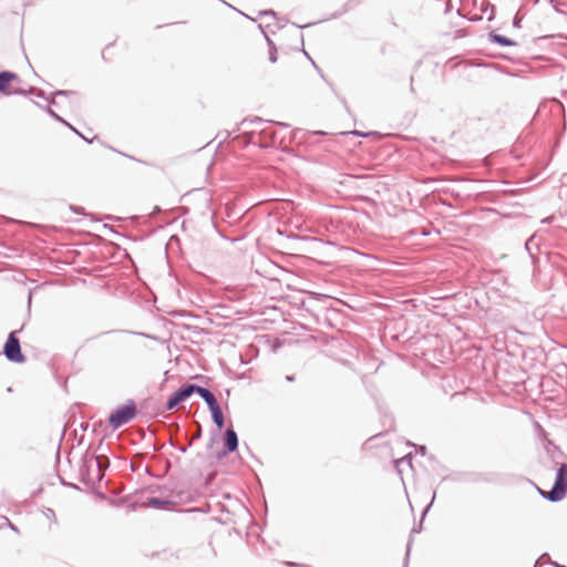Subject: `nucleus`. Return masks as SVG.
Wrapping results in <instances>:
<instances>
[{"mask_svg": "<svg viewBox=\"0 0 567 567\" xmlns=\"http://www.w3.org/2000/svg\"><path fill=\"white\" fill-rule=\"evenodd\" d=\"M137 413L136 404L133 400L126 404L116 408L109 416V425L113 430H117L132 421Z\"/></svg>", "mask_w": 567, "mask_h": 567, "instance_id": "f257e3e1", "label": "nucleus"}, {"mask_svg": "<svg viewBox=\"0 0 567 567\" xmlns=\"http://www.w3.org/2000/svg\"><path fill=\"white\" fill-rule=\"evenodd\" d=\"M543 497L550 502H559L567 494V464H561L556 473V478L550 491H540Z\"/></svg>", "mask_w": 567, "mask_h": 567, "instance_id": "f03ea898", "label": "nucleus"}, {"mask_svg": "<svg viewBox=\"0 0 567 567\" xmlns=\"http://www.w3.org/2000/svg\"><path fill=\"white\" fill-rule=\"evenodd\" d=\"M19 330L11 331L3 346V354L6 358L16 363H22L25 361V357L21 351L20 340L17 337Z\"/></svg>", "mask_w": 567, "mask_h": 567, "instance_id": "7ed1b4c3", "label": "nucleus"}, {"mask_svg": "<svg viewBox=\"0 0 567 567\" xmlns=\"http://www.w3.org/2000/svg\"><path fill=\"white\" fill-rule=\"evenodd\" d=\"M192 383L181 386L174 394H172L166 402V410L175 409L179 403L186 401L192 394Z\"/></svg>", "mask_w": 567, "mask_h": 567, "instance_id": "20e7f679", "label": "nucleus"}, {"mask_svg": "<svg viewBox=\"0 0 567 567\" xmlns=\"http://www.w3.org/2000/svg\"><path fill=\"white\" fill-rule=\"evenodd\" d=\"M225 451L223 455L231 453L238 449V435L233 427H228L225 431Z\"/></svg>", "mask_w": 567, "mask_h": 567, "instance_id": "39448f33", "label": "nucleus"}, {"mask_svg": "<svg viewBox=\"0 0 567 567\" xmlns=\"http://www.w3.org/2000/svg\"><path fill=\"white\" fill-rule=\"evenodd\" d=\"M488 40L493 43L501 45V47L516 45L515 41H513L512 39H509L505 35L498 34L495 31H492L488 33Z\"/></svg>", "mask_w": 567, "mask_h": 567, "instance_id": "423d86ee", "label": "nucleus"}, {"mask_svg": "<svg viewBox=\"0 0 567 567\" xmlns=\"http://www.w3.org/2000/svg\"><path fill=\"white\" fill-rule=\"evenodd\" d=\"M17 75L9 71H2L0 72V92L9 94V85L10 82L16 79Z\"/></svg>", "mask_w": 567, "mask_h": 567, "instance_id": "0eeeda50", "label": "nucleus"}, {"mask_svg": "<svg viewBox=\"0 0 567 567\" xmlns=\"http://www.w3.org/2000/svg\"><path fill=\"white\" fill-rule=\"evenodd\" d=\"M94 460L97 467V480L101 481L105 470L110 466V460L106 455H96Z\"/></svg>", "mask_w": 567, "mask_h": 567, "instance_id": "6e6552de", "label": "nucleus"}, {"mask_svg": "<svg viewBox=\"0 0 567 567\" xmlns=\"http://www.w3.org/2000/svg\"><path fill=\"white\" fill-rule=\"evenodd\" d=\"M192 388L193 394H198L205 402L212 400L215 396L214 393L207 388L197 385L195 383H192Z\"/></svg>", "mask_w": 567, "mask_h": 567, "instance_id": "1a4fd4ad", "label": "nucleus"}, {"mask_svg": "<svg viewBox=\"0 0 567 567\" xmlns=\"http://www.w3.org/2000/svg\"><path fill=\"white\" fill-rule=\"evenodd\" d=\"M265 37H266V40H267V43L269 47L268 59L271 63H275L278 60L277 48H276L275 43L272 42V40L268 35H265Z\"/></svg>", "mask_w": 567, "mask_h": 567, "instance_id": "9d476101", "label": "nucleus"}, {"mask_svg": "<svg viewBox=\"0 0 567 567\" xmlns=\"http://www.w3.org/2000/svg\"><path fill=\"white\" fill-rule=\"evenodd\" d=\"M210 414H212V420H213L214 424L218 429L224 427V425H225V417H224L221 409L218 410V411H215V412H213Z\"/></svg>", "mask_w": 567, "mask_h": 567, "instance_id": "9b49d317", "label": "nucleus"}, {"mask_svg": "<svg viewBox=\"0 0 567 567\" xmlns=\"http://www.w3.org/2000/svg\"><path fill=\"white\" fill-rule=\"evenodd\" d=\"M535 239H536V236L534 235V236L529 237L525 243V248L528 251L529 256L533 258V260L535 259V252L533 251V246H535L536 249H538V244L535 243Z\"/></svg>", "mask_w": 567, "mask_h": 567, "instance_id": "f8f14e48", "label": "nucleus"}, {"mask_svg": "<svg viewBox=\"0 0 567 567\" xmlns=\"http://www.w3.org/2000/svg\"><path fill=\"white\" fill-rule=\"evenodd\" d=\"M76 93L74 91H63V90H59V91H55L53 93V99L50 101V104H53V105H56V97L59 96H66V97H70V96H75Z\"/></svg>", "mask_w": 567, "mask_h": 567, "instance_id": "ddd939ff", "label": "nucleus"}, {"mask_svg": "<svg viewBox=\"0 0 567 567\" xmlns=\"http://www.w3.org/2000/svg\"><path fill=\"white\" fill-rule=\"evenodd\" d=\"M434 499H435V493L433 494V497H432V499H431V503H430V504L424 508V511H423V513H422V518H424V516L427 514V512H429L430 507L432 506V504H433ZM421 520H423V519H421ZM421 528H422V522H420L419 527H417V528H416V527H414V528L412 529V532H411V533H412V534H414V533H420V532H421Z\"/></svg>", "mask_w": 567, "mask_h": 567, "instance_id": "4468645a", "label": "nucleus"}, {"mask_svg": "<svg viewBox=\"0 0 567 567\" xmlns=\"http://www.w3.org/2000/svg\"><path fill=\"white\" fill-rule=\"evenodd\" d=\"M47 112L53 117L55 118L56 121L65 124L68 127H70L71 130H74V127L69 124L65 120H63L60 115H58L52 109L48 107L47 109Z\"/></svg>", "mask_w": 567, "mask_h": 567, "instance_id": "2eb2a0df", "label": "nucleus"}, {"mask_svg": "<svg viewBox=\"0 0 567 567\" xmlns=\"http://www.w3.org/2000/svg\"><path fill=\"white\" fill-rule=\"evenodd\" d=\"M206 404H207L210 413L220 410V406H219V403H218L216 396H214L212 400L207 401Z\"/></svg>", "mask_w": 567, "mask_h": 567, "instance_id": "dca6fc26", "label": "nucleus"}, {"mask_svg": "<svg viewBox=\"0 0 567 567\" xmlns=\"http://www.w3.org/2000/svg\"><path fill=\"white\" fill-rule=\"evenodd\" d=\"M206 404H207L210 413L220 410V406H219V403H218L216 396H214L212 400L207 401Z\"/></svg>", "mask_w": 567, "mask_h": 567, "instance_id": "f3484780", "label": "nucleus"}, {"mask_svg": "<svg viewBox=\"0 0 567 567\" xmlns=\"http://www.w3.org/2000/svg\"><path fill=\"white\" fill-rule=\"evenodd\" d=\"M168 502L162 499V498H158V497H151L148 498V504L153 507H161L163 506L164 504H167Z\"/></svg>", "mask_w": 567, "mask_h": 567, "instance_id": "a211bd4d", "label": "nucleus"}, {"mask_svg": "<svg viewBox=\"0 0 567 567\" xmlns=\"http://www.w3.org/2000/svg\"><path fill=\"white\" fill-rule=\"evenodd\" d=\"M550 4L553 6L554 10L558 13H561L560 6H567L565 2H560L559 0H549Z\"/></svg>", "mask_w": 567, "mask_h": 567, "instance_id": "6ab92c4d", "label": "nucleus"}, {"mask_svg": "<svg viewBox=\"0 0 567 567\" xmlns=\"http://www.w3.org/2000/svg\"><path fill=\"white\" fill-rule=\"evenodd\" d=\"M29 93H33L35 94L38 97H41V99H45V93L44 91L40 90V89H35V87H31Z\"/></svg>", "mask_w": 567, "mask_h": 567, "instance_id": "aec40b11", "label": "nucleus"}, {"mask_svg": "<svg viewBox=\"0 0 567 567\" xmlns=\"http://www.w3.org/2000/svg\"><path fill=\"white\" fill-rule=\"evenodd\" d=\"M411 543H412V540L410 539V540H409V543H408V549H406V556H405L404 567H406V566H408V559H409V555H410Z\"/></svg>", "mask_w": 567, "mask_h": 567, "instance_id": "412c9836", "label": "nucleus"}, {"mask_svg": "<svg viewBox=\"0 0 567 567\" xmlns=\"http://www.w3.org/2000/svg\"><path fill=\"white\" fill-rule=\"evenodd\" d=\"M260 16H271V17H276V13L275 11L272 10H264V11H260L259 13Z\"/></svg>", "mask_w": 567, "mask_h": 567, "instance_id": "4be33fe9", "label": "nucleus"}, {"mask_svg": "<svg viewBox=\"0 0 567 567\" xmlns=\"http://www.w3.org/2000/svg\"><path fill=\"white\" fill-rule=\"evenodd\" d=\"M513 24H514L515 28H519L520 27V19L515 17Z\"/></svg>", "mask_w": 567, "mask_h": 567, "instance_id": "5701e85b", "label": "nucleus"}, {"mask_svg": "<svg viewBox=\"0 0 567 567\" xmlns=\"http://www.w3.org/2000/svg\"><path fill=\"white\" fill-rule=\"evenodd\" d=\"M425 451H426V447L424 445L417 446V452H420L421 454H425Z\"/></svg>", "mask_w": 567, "mask_h": 567, "instance_id": "b1692460", "label": "nucleus"}, {"mask_svg": "<svg viewBox=\"0 0 567 567\" xmlns=\"http://www.w3.org/2000/svg\"><path fill=\"white\" fill-rule=\"evenodd\" d=\"M72 131L75 132L78 135H80L82 140L89 141L87 137H85L84 135H81V133L75 127Z\"/></svg>", "mask_w": 567, "mask_h": 567, "instance_id": "393cba45", "label": "nucleus"}, {"mask_svg": "<svg viewBox=\"0 0 567 567\" xmlns=\"http://www.w3.org/2000/svg\"><path fill=\"white\" fill-rule=\"evenodd\" d=\"M72 131L75 132L78 135H80L82 140L89 141L87 137H85L84 135H81V133L75 127Z\"/></svg>", "mask_w": 567, "mask_h": 567, "instance_id": "a878e982", "label": "nucleus"}, {"mask_svg": "<svg viewBox=\"0 0 567 567\" xmlns=\"http://www.w3.org/2000/svg\"><path fill=\"white\" fill-rule=\"evenodd\" d=\"M72 131L75 132L78 135H80L82 140L89 141L87 137H85L84 135H81V133L75 127Z\"/></svg>", "mask_w": 567, "mask_h": 567, "instance_id": "bb28decb", "label": "nucleus"}, {"mask_svg": "<svg viewBox=\"0 0 567 567\" xmlns=\"http://www.w3.org/2000/svg\"><path fill=\"white\" fill-rule=\"evenodd\" d=\"M286 380H287L288 382H293V381H295V375H287V377H286Z\"/></svg>", "mask_w": 567, "mask_h": 567, "instance_id": "cd10ccee", "label": "nucleus"}, {"mask_svg": "<svg viewBox=\"0 0 567 567\" xmlns=\"http://www.w3.org/2000/svg\"><path fill=\"white\" fill-rule=\"evenodd\" d=\"M71 208H72V210H74L75 213H80V212L82 210V208H81V207H73V206H72Z\"/></svg>", "mask_w": 567, "mask_h": 567, "instance_id": "c85d7f7f", "label": "nucleus"}, {"mask_svg": "<svg viewBox=\"0 0 567 567\" xmlns=\"http://www.w3.org/2000/svg\"><path fill=\"white\" fill-rule=\"evenodd\" d=\"M178 450H179V452L185 453L187 451V447L186 446H179Z\"/></svg>", "mask_w": 567, "mask_h": 567, "instance_id": "c756f323", "label": "nucleus"}, {"mask_svg": "<svg viewBox=\"0 0 567 567\" xmlns=\"http://www.w3.org/2000/svg\"><path fill=\"white\" fill-rule=\"evenodd\" d=\"M9 526H10V528H11L12 530H16V532L18 530V528H17L12 523H10V522H9Z\"/></svg>", "mask_w": 567, "mask_h": 567, "instance_id": "7c9ffc66", "label": "nucleus"}, {"mask_svg": "<svg viewBox=\"0 0 567 567\" xmlns=\"http://www.w3.org/2000/svg\"><path fill=\"white\" fill-rule=\"evenodd\" d=\"M353 134L359 135V136H368V134H362V133H359V132H357V131H355V132H353Z\"/></svg>", "mask_w": 567, "mask_h": 567, "instance_id": "2f4dec72", "label": "nucleus"}, {"mask_svg": "<svg viewBox=\"0 0 567 567\" xmlns=\"http://www.w3.org/2000/svg\"><path fill=\"white\" fill-rule=\"evenodd\" d=\"M31 299H32V295H31V292H30V293H29V297H28V303H29V306L31 305Z\"/></svg>", "mask_w": 567, "mask_h": 567, "instance_id": "473e14b6", "label": "nucleus"}, {"mask_svg": "<svg viewBox=\"0 0 567 567\" xmlns=\"http://www.w3.org/2000/svg\"><path fill=\"white\" fill-rule=\"evenodd\" d=\"M286 565H288V566H298V564H296V563H290V561H289V563H286Z\"/></svg>", "mask_w": 567, "mask_h": 567, "instance_id": "72a5a7b5", "label": "nucleus"}, {"mask_svg": "<svg viewBox=\"0 0 567 567\" xmlns=\"http://www.w3.org/2000/svg\"><path fill=\"white\" fill-rule=\"evenodd\" d=\"M553 565H554L555 567H564V566H561V565H559V564H557V563H553Z\"/></svg>", "mask_w": 567, "mask_h": 567, "instance_id": "f704fd0d", "label": "nucleus"}, {"mask_svg": "<svg viewBox=\"0 0 567 567\" xmlns=\"http://www.w3.org/2000/svg\"><path fill=\"white\" fill-rule=\"evenodd\" d=\"M200 436V431H198L197 433H195V437H199Z\"/></svg>", "mask_w": 567, "mask_h": 567, "instance_id": "c9c22d12", "label": "nucleus"}, {"mask_svg": "<svg viewBox=\"0 0 567 567\" xmlns=\"http://www.w3.org/2000/svg\"><path fill=\"white\" fill-rule=\"evenodd\" d=\"M255 121H256V122H259V123H261V122H262V120H261V118H256Z\"/></svg>", "mask_w": 567, "mask_h": 567, "instance_id": "e433bc0d", "label": "nucleus"}, {"mask_svg": "<svg viewBox=\"0 0 567 567\" xmlns=\"http://www.w3.org/2000/svg\"><path fill=\"white\" fill-rule=\"evenodd\" d=\"M534 567H539V564H538V560L536 561L535 566Z\"/></svg>", "mask_w": 567, "mask_h": 567, "instance_id": "4c0bfd02", "label": "nucleus"}]
</instances>
